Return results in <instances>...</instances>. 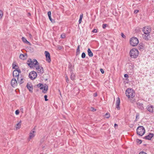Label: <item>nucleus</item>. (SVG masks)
<instances>
[{
	"instance_id": "obj_40",
	"label": "nucleus",
	"mask_w": 154,
	"mask_h": 154,
	"mask_svg": "<svg viewBox=\"0 0 154 154\" xmlns=\"http://www.w3.org/2000/svg\"><path fill=\"white\" fill-rule=\"evenodd\" d=\"M100 71L103 74L104 72V70L102 69H100Z\"/></svg>"
},
{
	"instance_id": "obj_39",
	"label": "nucleus",
	"mask_w": 154,
	"mask_h": 154,
	"mask_svg": "<svg viewBox=\"0 0 154 154\" xmlns=\"http://www.w3.org/2000/svg\"><path fill=\"white\" fill-rule=\"evenodd\" d=\"M121 36L124 38H125L126 37V36L122 33H121Z\"/></svg>"
},
{
	"instance_id": "obj_8",
	"label": "nucleus",
	"mask_w": 154,
	"mask_h": 154,
	"mask_svg": "<svg viewBox=\"0 0 154 154\" xmlns=\"http://www.w3.org/2000/svg\"><path fill=\"white\" fill-rule=\"evenodd\" d=\"M35 68L37 72L38 73H40L42 74L43 73L44 70L42 67L39 66V65L35 66Z\"/></svg>"
},
{
	"instance_id": "obj_16",
	"label": "nucleus",
	"mask_w": 154,
	"mask_h": 154,
	"mask_svg": "<svg viewBox=\"0 0 154 154\" xmlns=\"http://www.w3.org/2000/svg\"><path fill=\"white\" fill-rule=\"evenodd\" d=\"M18 83L20 85L22 84L24 82V79L22 77H18L17 78Z\"/></svg>"
},
{
	"instance_id": "obj_50",
	"label": "nucleus",
	"mask_w": 154,
	"mask_h": 154,
	"mask_svg": "<svg viewBox=\"0 0 154 154\" xmlns=\"http://www.w3.org/2000/svg\"><path fill=\"white\" fill-rule=\"evenodd\" d=\"M82 21V19L79 18V24H80L81 23Z\"/></svg>"
},
{
	"instance_id": "obj_51",
	"label": "nucleus",
	"mask_w": 154,
	"mask_h": 154,
	"mask_svg": "<svg viewBox=\"0 0 154 154\" xmlns=\"http://www.w3.org/2000/svg\"><path fill=\"white\" fill-rule=\"evenodd\" d=\"M16 66H17L16 65H14L13 64V69H15V67Z\"/></svg>"
},
{
	"instance_id": "obj_10",
	"label": "nucleus",
	"mask_w": 154,
	"mask_h": 154,
	"mask_svg": "<svg viewBox=\"0 0 154 154\" xmlns=\"http://www.w3.org/2000/svg\"><path fill=\"white\" fill-rule=\"evenodd\" d=\"M146 109L147 110L150 112H154V106L152 105H150L148 106H147Z\"/></svg>"
},
{
	"instance_id": "obj_15",
	"label": "nucleus",
	"mask_w": 154,
	"mask_h": 154,
	"mask_svg": "<svg viewBox=\"0 0 154 154\" xmlns=\"http://www.w3.org/2000/svg\"><path fill=\"white\" fill-rule=\"evenodd\" d=\"M27 57V54L25 53V54H21L20 55L19 58L23 60H26Z\"/></svg>"
},
{
	"instance_id": "obj_13",
	"label": "nucleus",
	"mask_w": 154,
	"mask_h": 154,
	"mask_svg": "<svg viewBox=\"0 0 154 154\" xmlns=\"http://www.w3.org/2000/svg\"><path fill=\"white\" fill-rule=\"evenodd\" d=\"M120 104V100L119 97L116 98V107L118 109H120L119 105Z\"/></svg>"
},
{
	"instance_id": "obj_20",
	"label": "nucleus",
	"mask_w": 154,
	"mask_h": 154,
	"mask_svg": "<svg viewBox=\"0 0 154 154\" xmlns=\"http://www.w3.org/2000/svg\"><path fill=\"white\" fill-rule=\"evenodd\" d=\"M27 87L29 91L31 92H32L33 88L32 86H30V85H29L28 83L27 85Z\"/></svg>"
},
{
	"instance_id": "obj_21",
	"label": "nucleus",
	"mask_w": 154,
	"mask_h": 154,
	"mask_svg": "<svg viewBox=\"0 0 154 154\" xmlns=\"http://www.w3.org/2000/svg\"><path fill=\"white\" fill-rule=\"evenodd\" d=\"M32 62L33 63V67L34 65L36 66L37 65H39L38 62H37V60L35 59H34L33 60Z\"/></svg>"
},
{
	"instance_id": "obj_41",
	"label": "nucleus",
	"mask_w": 154,
	"mask_h": 154,
	"mask_svg": "<svg viewBox=\"0 0 154 154\" xmlns=\"http://www.w3.org/2000/svg\"><path fill=\"white\" fill-rule=\"evenodd\" d=\"M48 16H51V13L50 11H49L48 13Z\"/></svg>"
},
{
	"instance_id": "obj_43",
	"label": "nucleus",
	"mask_w": 154,
	"mask_h": 154,
	"mask_svg": "<svg viewBox=\"0 0 154 154\" xmlns=\"http://www.w3.org/2000/svg\"><path fill=\"white\" fill-rule=\"evenodd\" d=\"M41 83H39V84H37V85H36V86H37V87L40 88V87H41Z\"/></svg>"
},
{
	"instance_id": "obj_17",
	"label": "nucleus",
	"mask_w": 154,
	"mask_h": 154,
	"mask_svg": "<svg viewBox=\"0 0 154 154\" xmlns=\"http://www.w3.org/2000/svg\"><path fill=\"white\" fill-rule=\"evenodd\" d=\"M27 63L30 67H33V63L31 59H29L27 61Z\"/></svg>"
},
{
	"instance_id": "obj_12",
	"label": "nucleus",
	"mask_w": 154,
	"mask_h": 154,
	"mask_svg": "<svg viewBox=\"0 0 154 154\" xmlns=\"http://www.w3.org/2000/svg\"><path fill=\"white\" fill-rule=\"evenodd\" d=\"M137 107L141 110H143L144 109L143 104L142 103L140 102H137Z\"/></svg>"
},
{
	"instance_id": "obj_47",
	"label": "nucleus",
	"mask_w": 154,
	"mask_h": 154,
	"mask_svg": "<svg viewBox=\"0 0 154 154\" xmlns=\"http://www.w3.org/2000/svg\"><path fill=\"white\" fill-rule=\"evenodd\" d=\"M57 48L58 49L60 50L62 49V47L61 46H58L57 47Z\"/></svg>"
},
{
	"instance_id": "obj_35",
	"label": "nucleus",
	"mask_w": 154,
	"mask_h": 154,
	"mask_svg": "<svg viewBox=\"0 0 154 154\" xmlns=\"http://www.w3.org/2000/svg\"><path fill=\"white\" fill-rule=\"evenodd\" d=\"M15 114L16 115H18L19 114V111L18 110H16L15 111Z\"/></svg>"
},
{
	"instance_id": "obj_4",
	"label": "nucleus",
	"mask_w": 154,
	"mask_h": 154,
	"mask_svg": "<svg viewBox=\"0 0 154 154\" xmlns=\"http://www.w3.org/2000/svg\"><path fill=\"white\" fill-rule=\"evenodd\" d=\"M145 129L142 126H138L137 129V133L139 136H142L145 133Z\"/></svg>"
},
{
	"instance_id": "obj_55",
	"label": "nucleus",
	"mask_w": 154,
	"mask_h": 154,
	"mask_svg": "<svg viewBox=\"0 0 154 154\" xmlns=\"http://www.w3.org/2000/svg\"><path fill=\"white\" fill-rule=\"evenodd\" d=\"M97 96V94L96 93H94V97H96Z\"/></svg>"
},
{
	"instance_id": "obj_5",
	"label": "nucleus",
	"mask_w": 154,
	"mask_h": 154,
	"mask_svg": "<svg viewBox=\"0 0 154 154\" xmlns=\"http://www.w3.org/2000/svg\"><path fill=\"white\" fill-rule=\"evenodd\" d=\"M130 42L131 45L133 46H136L139 43L138 39L135 37L131 38L130 39Z\"/></svg>"
},
{
	"instance_id": "obj_26",
	"label": "nucleus",
	"mask_w": 154,
	"mask_h": 154,
	"mask_svg": "<svg viewBox=\"0 0 154 154\" xmlns=\"http://www.w3.org/2000/svg\"><path fill=\"white\" fill-rule=\"evenodd\" d=\"M21 121H20L18 123H17V126L16 127V129L17 130L19 129L20 128V126H21V124H20L21 123Z\"/></svg>"
},
{
	"instance_id": "obj_3",
	"label": "nucleus",
	"mask_w": 154,
	"mask_h": 154,
	"mask_svg": "<svg viewBox=\"0 0 154 154\" xmlns=\"http://www.w3.org/2000/svg\"><path fill=\"white\" fill-rule=\"evenodd\" d=\"M130 54L131 57L132 58H136L138 55V51L136 49H132L130 51Z\"/></svg>"
},
{
	"instance_id": "obj_19",
	"label": "nucleus",
	"mask_w": 154,
	"mask_h": 154,
	"mask_svg": "<svg viewBox=\"0 0 154 154\" xmlns=\"http://www.w3.org/2000/svg\"><path fill=\"white\" fill-rule=\"evenodd\" d=\"M13 76L14 77H19V74L18 72L16 70H14L13 73Z\"/></svg>"
},
{
	"instance_id": "obj_44",
	"label": "nucleus",
	"mask_w": 154,
	"mask_h": 154,
	"mask_svg": "<svg viewBox=\"0 0 154 154\" xmlns=\"http://www.w3.org/2000/svg\"><path fill=\"white\" fill-rule=\"evenodd\" d=\"M83 14H81L79 18L82 19V18H83Z\"/></svg>"
},
{
	"instance_id": "obj_2",
	"label": "nucleus",
	"mask_w": 154,
	"mask_h": 154,
	"mask_svg": "<svg viewBox=\"0 0 154 154\" xmlns=\"http://www.w3.org/2000/svg\"><path fill=\"white\" fill-rule=\"evenodd\" d=\"M125 94L127 97L130 99L132 103H134L135 101V99H133L135 95V93L131 89L128 88L126 91Z\"/></svg>"
},
{
	"instance_id": "obj_33",
	"label": "nucleus",
	"mask_w": 154,
	"mask_h": 154,
	"mask_svg": "<svg viewBox=\"0 0 154 154\" xmlns=\"http://www.w3.org/2000/svg\"><path fill=\"white\" fill-rule=\"evenodd\" d=\"M60 37L61 38H65L66 36L64 34H62L61 35Z\"/></svg>"
},
{
	"instance_id": "obj_48",
	"label": "nucleus",
	"mask_w": 154,
	"mask_h": 154,
	"mask_svg": "<svg viewBox=\"0 0 154 154\" xmlns=\"http://www.w3.org/2000/svg\"><path fill=\"white\" fill-rule=\"evenodd\" d=\"M139 12L138 10H136L134 11V13L135 14H137Z\"/></svg>"
},
{
	"instance_id": "obj_57",
	"label": "nucleus",
	"mask_w": 154,
	"mask_h": 154,
	"mask_svg": "<svg viewBox=\"0 0 154 154\" xmlns=\"http://www.w3.org/2000/svg\"><path fill=\"white\" fill-rule=\"evenodd\" d=\"M29 36L30 38H32V35L31 34H29Z\"/></svg>"
},
{
	"instance_id": "obj_37",
	"label": "nucleus",
	"mask_w": 154,
	"mask_h": 154,
	"mask_svg": "<svg viewBox=\"0 0 154 154\" xmlns=\"http://www.w3.org/2000/svg\"><path fill=\"white\" fill-rule=\"evenodd\" d=\"M44 98H45V101H47L48 100L47 99V95H45L44 96Z\"/></svg>"
},
{
	"instance_id": "obj_32",
	"label": "nucleus",
	"mask_w": 154,
	"mask_h": 154,
	"mask_svg": "<svg viewBox=\"0 0 154 154\" xmlns=\"http://www.w3.org/2000/svg\"><path fill=\"white\" fill-rule=\"evenodd\" d=\"M3 16V12L2 11L0 10V19Z\"/></svg>"
},
{
	"instance_id": "obj_6",
	"label": "nucleus",
	"mask_w": 154,
	"mask_h": 154,
	"mask_svg": "<svg viewBox=\"0 0 154 154\" xmlns=\"http://www.w3.org/2000/svg\"><path fill=\"white\" fill-rule=\"evenodd\" d=\"M37 76V74L36 72L34 71L31 72L29 74V76L31 79L33 80L35 79Z\"/></svg>"
},
{
	"instance_id": "obj_25",
	"label": "nucleus",
	"mask_w": 154,
	"mask_h": 154,
	"mask_svg": "<svg viewBox=\"0 0 154 154\" xmlns=\"http://www.w3.org/2000/svg\"><path fill=\"white\" fill-rule=\"evenodd\" d=\"M23 41L26 44L29 43V42L27 41L26 39L24 37H22V38Z\"/></svg>"
},
{
	"instance_id": "obj_7",
	"label": "nucleus",
	"mask_w": 154,
	"mask_h": 154,
	"mask_svg": "<svg viewBox=\"0 0 154 154\" xmlns=\"http://www.w3.org/2000/svg\"><path fill=\"white\" fill-rule=\"evenodd\" d=\"M41 85L40 89L41 90L43 89L42 91V92L44 93H46L48 89V86L46 84L44 85L42 83H41Z\"/></svg>"
},
{
	"instance_id": "obj_56",
	"label": "nucleus",
	"mask_w": 154,
	"mask_h": 154,
	"mask_svg": "<svg viewBox=\"0 0 154 154\" xmlns=\"http://www.w3.org/2000/svg\"><path fill=\"white\" fill-rule=\"evenodd\" d=\"M31 16V14L29 13H28V17L30 16Z\"/></svg>"
},
{
	"instance_id": "obj_54",
	"label": "nucleus",
	"mask_w": 154,
	"mask_h": 154,
	"mask_svg": "<svg viewBox=\"0 0 154 154\" xmlns=\"http://www.w3.org/2000/svg\"><path fill=\"white\" fill-rule=\"evenodd\" d=\"M69 68V69L70 71V72H72V67L71 68Z\"/></svg>"
},
{
	"instance_id": "obj_29",
	"label": "nucleus",
	"mask_w": 154,
	"mask_h": 154,
	"mask_svg": "<svg viewBox=\"0 0 154 154\" xmlns=\"http://www.w3.org/2000/svg\"><path fill=\"white\" fill-rule=\"evenodd\" d=\"M105 116L106 118H109L110 116V114L108 113H106L105 114Z\"/></svg>"
},
{
	"instance_id": "obj_31",
	"label": "nucleus",
	"mask_w": 154,
	"mask_h": 154,
	"mask_svg": "<svg viewBox=\"0 0 154 154\" xmlns=\"http://www.w3.org/2000/svg\"><path fill=\"white\" fill-rule=\"evenodd\" d=\"M136 142L137 143L139 144H140L142 142V141L141 140H139V139H137L136 140Z\"/></svg>"
},
{
	"instance_id": "obj_36",
	"label": "nucleus",
	"mask_w": 154,
	"mask_h": 154,
	"mask_svg": "<svg viewBox=\"0 0 154 154\" xmlns=\"http://www.w3.org/2000/svg\"><path fill=\"white\" fill-rule=\"evenodd\" d=\"M107 26V24H103L102 27L103 29H105L106 26Z\"/></svg>"
},
{
	"instance_id": "obj_42",
	"label": "nucleus",
	"mask_w": 154,
	"mask_h": 154,
	"mask_svg": "<svg viewBox=\"0 0 154 154\" xmlns=\"http://www.w3.org/2000/svg\"><path fill=\"white\" fill-rule=\"evenodd\" d=\"M92 32H93L94 33L97 32V29H94L92 30Z\"/></svg>"
},
{
	"instance_id": "obj_24",
	"label": "nucleus",
	"mask_w": 154,
	"mask_h": 154,
	"mask_svg": "<svg viewBox=\"0 0 154 154\" xmlns=\"http://www.w3.org/2000/svg\"><path fill=\"white\" fill-rule=\"evenodd\" d=\"M80 46L79 45L76 49V55L77 56L80 54Z\"/></svg>"
},
{
	"instance_id": "obj_52",
	"label": "nucleus",
	"mask_w": 154,
	"mask_h": 154,
	"mask_svg": "<svg viewBox=\"0 0 154 154\" xmlns=\"http://www.w3.org/2000/svg\"><path fill=\"white\" fill-rule=\"evenodd\" d=\"M72 65L71 64H70L69 65V67L71 68L72 67Z\"/></svg>"
},
{
	"instance_id": "obj_1",
	"label": "nucleus",
	"mask_w": 154,
	"mask_h": 154,
	"mask_svg": "<svg viewBox=\"0 0 154 154\" xmlns=\"http://www.w3.org/2000/svg\"><path fill=\"white\" fill-rule=\"evenodd\" d=\"M143 32V36L144 39L146 40H148L150 38V33L151 31V28L148 26L144 27L142 29Z\"/></svg>"
},
{
	"instance_id": "obj_49",
	"label": "nucleus",
	"mask_w": 154,
	"mask_h": 154,
	"mask_svg": "<svg viewBox=\"0 0 154 154\" xmlns=\"http://www.w3.org/2000/svg\"><path fill=\"white\" fill-rule=\"evenodd\" d=\"M124 76L125 78H128V75L127 74H125L124 75Z\"/></svg>"
},
{
	"instance_id": "obj_9",
	"label": "nucleus",
	"mask_w": 154,
	"mask_h": 154,
	"mask_svg": "<svg viewBox=\"0 0 154 154\" xmlns=\"http://www.w3.org/2000/svg\"><path fill=\"white\" fill-rule=\"evenodd\" d=\"M45 54L46 57V60L48 62L50 63L51 61V57L48 51L45 52Z\"/></svg>"
},
{
	"instance_id": "obj_11",
	"label": "nucleus",
	"mask_w": 154,
	"mask_h": 154,
	"mask_svg": "<svg viewBox=\"0 0 154 154\" xmlns=\"http://www.w3.org/2000/svg\"><path fill=\"white\" fill-rule=\"evenodd\" d=\"M11 85L14 87L17 86V82L16 80L14 79H13L11 81Z\"/></svg>"
},
{
	"instance_id": "obj_28",
	"label": "nucleus",
	"mask_w": 154,
	"mask_h": 154,
	"mask_svg": "<svg viewBox=\"0 0 154 154\" xmlns=\"http://www.w3.org/2000/svg\"><path fill=\"white\" fill-rule=\"evenodd\" d=\"M139 118V114L137 113L136 116V121H137Z\"/></svg>"
},
{
	"instance_id": "obj_58",
	"label": "nucleus",
	"mask_w": 154,
	"mask_h": 154,
	"mask_svg": "<svg viewBox=\"0 0 154 154\" xmlns=\"http://www.w3.org/2000/svg\"><path fill=\"white\" fill-rule=\"evenodd\" d=\"M92 108V109H93V110H96V109L94 108Z\"/></svg>"
},
{
	"instance_id": "obj_53",
	"label": "nucleus",
	"mask_w": 154,
	"mask_h": 154,
	"mask_svg": "<svg viewBox=\"0 0 154 154\" xmlns=\"http://www.w3.org/2000/svg\"><path fill=\"white\" fill-rule=\"evenodd\" d=\"M114 127H115V128L117 127H118V125L117 124H114Z\"/></svg>"
},
{
	"instance_id": "obj_45",
	"label": "nucleus",
	"mask_w": 154,
	"mask_h": 154,
	"mask_svg": "<svg viewBox=\"0 0 154 154\" xmlns=\"http://www.w3.org/2000/svg\"><path fill=\"white\" fill-rule=\"evenodd\" d=\"M139 154H147L145 152L143 151L141 152Z\"/></svg>"
},
{
	"instance_id": "obj_27",
	"label": "nucleus",
	"mask_w": 154,
	"mask_h": 154,
	"mask_svg": "<svg viewBox=\"0 0 154 154\" xmlns=\"http://www.w3.org/2000/svg\"><path fill=\"white\" fill-rule=\"evenodd\" d=\"M75 76L74 74L72 73H71V80H73L75 78Z\"/></svg>"
},
{
	"instance_id": "obj_18",
	"label": "nucleus",
	"mask_w": 154,
	"mask_h": 154,
	"mask_svg": "<svg viewBox=\"0 0 154 154\" xmlns=\"http://www.w3.org/2000/svg\"><path fill=\"white\" fill-rule=\"evenodd\" d=\"M35 132L34 129L32 130L30 133L29 137L30 139H31L35 136L34 133Z\"/></svg>"
},
{
	"instance_id": "obj_30",
	"label": "nucleus",
	"mask_w": 154,
	"mask_h": 154,
	"mask_svg": "<svg viewBox=\"0 0 154 154\" xmlns=\"http://www.w3.org/2000/svg\"><path fill=\"white\" fill-rule=\"evenodd\" d=\"M86 54L85 53L83 52L82 54L81 57L82 58H84L85 57Z\"/></svg>"
},
{
	"instance_id": "obj_14",
	"label": "nucleus",
	"mask_w": 154,
	"mask_h": 154,
	"mask_svg": "<svg viewBox=\"0 0 154 154\" xmlns=\"http://www.w3.org/2000/svg\"><path fill=\"white\" fill-rule=\"evenodd\" d=\"M154 136V134H153L150 133L148 135L145 136L144 138L146 139L150 140Z\"/></svg>"
},
{
	"instance_id": "obj_46",
	"label": "nucleus",
	"mask_w": 154,
	"mask_h": 154,
	"mask_svg": "<svg viewBox=\"0 0 154 154\" xmlns=\"http://www.w3.org/2000/svg\"><path fill=\"white\" fill-rule=\"evenodd\" d=\"M48 17L49 18V19H50V20L52 22V20H52V18H51V16H48Z\"/></svg>"
},
{
	"instance_id": "obj_23",
	"label": "nucleus",
	"mask_w": 154,
	"mask_h": 154,
	"mask_svg": "<svg viewBox=\"0 0 154 154\" xmlns=\"http://www.w3.org/2000/svg\"><path fill=\"white\" fill-rule=\"evenodd\" d=\"M138 49L140 51H142L144 49V45L142 44L141 45L140 44H139V46H138Z\"/></svg>"
},
{
	"instance_id": "obj_22",
	"label": "nucleus",
	"mask_w": 154,
	"mask_h": 154,
	"mask_svg": "<svg viewBox=\"0 0 154 154\" xmlns=\"http://www.w3.org/2000/svg\"><path fill=\"white\" fill-rule=\"evenodd\" d=\"M88 55L89 57H91L93 56V54L91 51V49L90 48H88Z\"/></svg>"
},
{
	"instance_id": "obj_38",
	"label": "nucleus",
	"mask_w": 154,
	"mask_h": 154,
	"mask_svg": "<svg viewBox=\"0 0 154 154\" xmlns=\"http://www.w3.org/2000/svg\"><path fill=\"white\" fill-rule=\"evenodd\" d=\"M65 78H66V82L68 83L69 82V79H68V78L67 76H66L65 77Z\"/></svg>"
},
{
	"instance_id": "obj_34",
	"label": "nucleus",
	"mask_w": 154,
	"mask_h": 154,
	"mask_svg": "<svg viewBox=\"0 0 154 154\" xmlns=\"http://www.w3.org/2000/svg\"><path fill=\"white\" fill-rule=\"evenodd\" d=\"M15 70H16L17 71V72H18L19 75V73H20L21 72V71L20 69H15Z\"/></svg>"
}]
</instances>
